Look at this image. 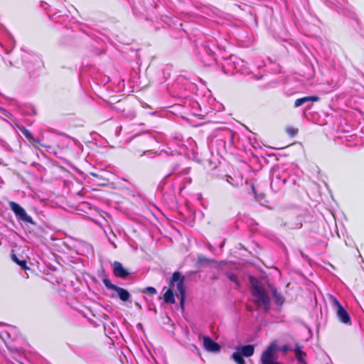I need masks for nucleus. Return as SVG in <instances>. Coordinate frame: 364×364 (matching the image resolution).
<instances>
[{
  "label": "nucleus",
  "instance_id": "aec40b11",
  "mask_svg": "<svg viewBox=\"0 0 364 364\" xmlns=\"http://www.w3.org/2000/svg\"><path fill=\"white\" fill-rule=\"evenodd\" d=\"M288 349H289L288 346H284L282 347V350H283L284 351H287Z\"/></svg>",
  "mask_w": 364,
  "mask_h": 364
},
{
  "label": "nucleus",
  "instance_id": "f03ea898",
  "mask_svg": "<svg viewBox=\"0 0 364 364\" xmlns=\"http://www.w3.org/2000/svg\"><path fill=\"white\" fill-rule=\"evenodd\" d=\"M168 285L173 289L176 287V291L178 292L176 293V296L179 297L180 306L183 309L186 299L185 277L179 272H173Z\"/></svg>",
  "mask_w": 364,
  "mask_h": 364
},
{
  "label": "nucleus",
  "instance_id": "f257e3e1",
  "mask_svg": "<svg viewBox=\"0 0 364 364\" xmlns=\"http://www.w3.org/2000/svg\"><path fill=\"white\" fill-rule=\"evenodd\" d=\"M252 295L255 304L262 306L265 312L270 310L271 299L267 291L257 282L252 285Z\"/></svg>",
  "mask_w": 364,
  "mask_h": 364
},
{
  "label": "nucleus",
  "instance_id": "4468645a",
  "mask_svg": "<svg viewBox=\"0 0 364 364\" xmlns=\"http://www.w3.org/2000/svg\"><path fill=\"white\" fill-rule=\"evenodd\" d=\"M239 353L243 356L250 357L254 354L255 347L253 345H246L238 348Z\"/></svg>",
  "mask_w": 364,
  "mask_h": 364
},
{
  "label": "nucleus",
  "instance_id": "9b49d317",
  "mask_svg": "<svg viewBox=\"0 0 364 364\" xmlns=\"http://www.w3.org/2000/svg\"><path fill=\"white\" fill-rule=\"evenodd\" d=\"M302 346L299 343H296L294 348V353L296 360L301 364H307L305 358L306 356V353L302 351Z\"/></svg>",
  "mask_w": 364,
  "mask_h": 364
},
{
  "label": "nucleus",
  "instance_id": "423d86ee",
  "mask_svg": "<svg viewBox=\"0 0 364 364\" xmlns=\"http://www.w3.org/2000/svg\"><path fill=\"white\" fill-rule=\"evenodd\" d=\"M203 346L205 350L212 353H218L221 349V346L208 336L203 337Z\"/></svg>",
  "mask_w": 364,
  "mask_h": 364
},
{
  "label": "nucleus",
  "instance_id": "39448f33",
  "mask_svg": "<svg viewBox=\"0 0 364 364\" xmlns=\"http://www.w3.org/2000/svg\"><path fill=\"white\" fill-rule=\"evenodd\" d=\"M276 346L273 344L269 345L267 349L263 351L261 355L262 364H281L280 363L275 361L274 350Z\"/></svg>",
  "mask_w": 364,
  "mask_h": 364
},
{
  "label": "nucleus",
  "instance_id": "f3484780",
  "mask_svg": "<svg viewBox=\"0 0 364 364\" xmlns=\"http://www.w3.org/2000/svg\"><path fill=\"white\" fill-rule=\"evenodd\" d=\"M14 262L18 264L23 269H27V261L26 259L20 260L15 254L11 255Z\"/></svg>",
  "mask_w": 364,
  "mask_h": 364
},
{
  "label": "nucleus",
  "instance_id": "4be33fe9",
  "mask_svg": "<svg viewBox=\"0 0 364 364\" xmlns=\"http://www.w3.org/2000/svg\"><path fill=\"white\" fill-rule=\"evenodd\" d=\"M199 260H200V262L203 261V259H200ZM204 260H206V259H204Z\"/></svg>",
  "mask_w": 364,
  "mask_h": 364
},
{
  "label": "nucleus",
  "instance_id": "2eb2a0df",
  "mask_svg": "<svg viewBox=\"0 0 364 364\" xmlns=\"http://www.w3.org/2000/svg\"><path fill=\"white\" fill-rule=\"evenodd\" d=\"M225 276L226 277L232 282H233L235 284V287L236 289H240V283L238 280V278L237 277V275L232 272H227L225 273Z\"/></svg>",
  "mask_w": 364,
  "mask_h": 364
},
{
  "label": "nucleus",
  "instance_id": "1a4fd4ad",
  "mask_svg": "<svg viewBox=\"0 0 364 364\" xmlns=\"http://www.w3.org/2000/svg\"><path fill=\"white\" fill-rule=\"evenodd\" d=\"M112 265L113 267V274L116 277L124 279L129 277V272L122 266L121 262L114 261Z\"/></svg>",
  "mask_w": 364,
  "mask_h": 364
},
{
  "label": "nucleus",
  "instance_id": "412c9836",
  "mask_svg": "<svg viewBox=\"0 0 364 364\" xmlns=\"http://www.w3.org/2000/svg\"><path fill=\"white\" fill-rule=\"evenodd\" d=\"M3 111H4V114H5L6 116H8V114H7V113H8V112H6V110H5V109H3Z\"/></svg>",
  "mask_w": 364,
  "mask_h": 364
},
{
  "label": "nucleus",
  "instance_id": "20e7f679",
  "mask_svg": "<svg viewBox=\"0 0 364 364\" xmlns=\"http://www.w3.org/2000/svg\"><path fill=\"white\" fill-rule=\"evenodd\" d=\"M102 282L107 289L115 291L117 293L119 298L122 301H127L129 300L131 295L127 289L113 284L108 278H104Z\"/></svg>",
  "mask_w": 364,
  "mask_h": 364
},
{
  "label": "nucleus",
  "instance_id": "ddd939ff",
  "mask_svg": "<svg viewBox=\"0 0 364 364\" xmlns=\"http://www.w3.org/2000/svg\"><path fill=\"white\" fill-rule=\"evenodd\" d=\"M164 303L173 304L176 303L174 298L173 289L169 286L166 291L163 294L162 296Z\"/></svg>",
  "mask_w": 364,
  "mask_h": 364
},
{
  "label": "nucleus",
  "instance_id": "9d476101",
  "mask_svg": "<svg viewBox=\"0 0 364 364\" xmlns=\"http://www.w3.org/2000/svg\"><path fill=\"white\" fill-rule=\"evenodd\" d=\"M269 287L275 304L277 306L281 307L285 301L284 297L283 296L281 292L278 291L277 288L272 285H270Z\"/></svg>",
  "mask_w": 364,
  "mask_h": 364
},
{
  "label": "nucleus",
  "instance_id": "f8f14e48",
  "mask_svg": "<svg viewBox=\"0 0 364 364\" xmlns=\"http://www.w3.org/2000/svg\"><path fill=\"white\" fill-rule=\"evenodd\" d=\"M320 97L318 96H306L301 98L296 99L294 102V107H299L308 102H318Z\"/></svg>",
  "mask_w": 364,
  "mask_h": 364
},
{
  "label": "nucleus",
  "instance_id": "6ab92c4d",
  "mask_svg": "<svg viewBox=\"0 0 364 364\" xmlns=\"http://www.w3.org/2000/svg\"><path fill=\"white\" fill-rule=\"evenodd\" d=\"M143 294H149L151 295H155L157 294L156 289L153 287H148L140 291Z\"/></svg>",
  "mask_w": 364,
  "mask_h": 364
},
{
  "label": "nucleus",
  "instance_id": "6e6552de",
  "mask_svg": "<svg viewBox=\"0 0 364 364\" xmlns=\"http://www.w3.org/2000/svg\"><path fill=\"white\" fill-rule=\"evenodd\" d=\"M334 303L338 309L337 316L338 318V320L345 324H350V317L347 311L341 306V304L337 299H335Z\"/></svg>",
  "mask_w": 364,
  "mask_h": 364
},
{
  "label": "nucleus",
  "instance_id": "a211bd4d",
  "mask_svg": "<svg viewBox=\"0 0 364 364\" xmlns=\"http://www.w3.org/2000/svg\"><path fill=\"white\" fill-rule=\"evenodd\" d=\"M287 134L290 137H294L299 133V129L294 127H287L285 129Z\"/></svg>",
  "mask_w": 364,
  "mask_h": 364
},
{
  "label": "nucleus",
  "instance_id": "0eeeda50",
  "mask_svg": "<svg viewBox=\"0 0 364 364\" xmlns=\"http://www.w3.org/2000/svg\"><path fill=\"white\" fill-rule=\"evenodd\" d=\"M17 128L19 134H22L33 146L36 147H37L38 145L42 146L39 139L34 138L32 133L26 127L17 125Z\"/></svg>",
  "mask_w": 364,
  "mask_h": 364
},
{
  "label": "nucleus",
  "instance_id": "dca6fc26",
  "mask_svg": "<svg viewBox=\"0 0 364 364\" xmlns=\"http://www.w3.org/2000/svg\"><path fill=\"white\" fill-rule=\"evenodd\" d=\"M232 358L237 364H246L243 355L240 353L235 351L232 355Z\"/></svg>",
  "mask_w": 364,
  "mask_h": 364
},
{
  "label": "nucleus",
  "instance_id": "7ed1b4c3",
  "mask_svg": "<svg viewBox=\"0 0 364 364\" xmlns=\"http://www.w3.org/2000/svg\"><path fill=\"white\" fill-rule=\"evenodd\" d=\"M10 209L14 212L17 220L18 222H23L24 223H28L31 225H36L33 218L28 215L25 209L21 207L18 203L14 201H10L9 203Z\"/></svg>",
  "mask_w": 364,
  "mask_h": 364
}]
</instances>
